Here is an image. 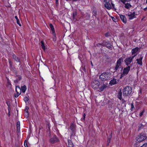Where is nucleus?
I'll return each instance as SVG.
<instances>
[{
  "label": "nucleus",
  "instance_id": "4",
  "mask_svg": "<svg viewBox=\"0 0 147 147\" xmlns=\"http://www.w3.org/2000/svg\"><path fill=\"white\" fill-rule=\"evenodd\" d=\"M147 138L146 134L145 133H142L137 136L136 139L137 141L140 142L147 139Z\"/></svg>",
  "mask_w": 147,
  "mask_h": 147
},
{
  "label": "nucleus",
  "instance_id": "24",
  "mask_svg": "<svg viewBox=\"0 0 147 147\" xmlns=\"http://www.w3.org/2000/svg\"><path fill=\"white\" fill-rule=\"evenodd\" d=\"M29 109V108L28 107H26V109H25V111L26 112V114H27L26 116H28V110Z\"/></svg>",
  "mask_w": 147,
  "mask_h": 147
},
{
  "label": "nucleus",
  "instance_id": "42",
  "mask_svg": "<svg viewBox=\"0 0 147 147\" xmlns=\"http://www.w3.org/2000/svg\"><path fill=\"white\" fill-rule=\"evenodd\" d=\"M24 145L25 147H28V145H27V144H25V141H24Z\"/></svg>",
  "mask_w": 147,
  "mask_h": 147
},
{
  "label": "nucleus",
  "instance_id": "34",
  "mask_svg": "<svg viewBox=\"0 0 147 147\" xmlns=\"http://www.w3.org/2000/svg\"><path fill=\"white\" fill-rule=\"evenodd\" d=\"M119 67L118 66L116 65V66L115 67V71L117 70L119 68Z\"/></svg>",
  "mask_w": 147,
  "mask_h": 147
},
{
  "label": "nucleus",
  "instance_id": "40",
  "mask_svg": "<svg viewBox=\"0 0 147 147\" xmlns=\"http://www.w3.org/2000/svg\"><path fill=\"white\" fill-rule=\"evenodd\" d=\"M7 83L9 85H11V83L9 81V80L7 79Z\"/></svg>",
  "mask_w": 147,
  "mask_h": 147
},
{
  "label": "nucleus",
  "instance_id": "35",
  "mask_svg": "<svg viewBox=\"0 0 147 147\" xmlns=\"http://www.w3.org/2000/svg\"><path fill=\"white\" fill-rule=\"evenodd\" d=\"M104 1L106 3H109V0H104Z\"/></svg>",
  "mask_w": 147,
  "mask_h": 147
},
{
  "label": "nucleus",
  "instance_id": "37",
  "mask_svg": "<svg viewBox=\"0 0 147 147\" xmlns=\"http://www.w3.org/2000/svg\"><path fill=\"white\" fill-rule=\"evenodd\" d=\"M131 108L132 110L133 109H134V105H133V103H131Z\"/></svg>",
  "mask_w": 147,
  "mask_h": 147
},
{
  "label": "nucleus",
  "instance_id": "48",
  "mask_svg": "<svg viewBox=\"0 0 147 147\" xmlns=\"http://www.w3.org/2000/svg\"><path fill=\"white\" fill-rule=\"evenodd\" d=\"M10 115V114L9 113H9H8V116H9Z\"/></svg>",
  "mask_w": 147,
  "mask_h": 147
},
{
  "label": "nucleus",
  "instance_id": "21",
  "mask_svg": "<svg viewBox=\"0 0 147 147\" xmlns=\"http://www.w3.org/2000/svg\"><path fill=\"white\" fill-rule=\"evenodd\" d=\"M41 47L43 49V50H45V45H44V42H43V41H42L41 42Z\"/></svg>",
  "mask_w": 147,
  "mask_h": 147
},
{
  "label": "nucleus",
  "instance_id": "31",
  "mask_svg": "<svg viewBox=\"0 0 147 147\" xmlns=\"http://www.w3.org/2000/svg\"><path fill=\"white\" fill-rule=\"evenodd\" d=\"M16 22H17V24H18L19 26H21V25L20 23V20H19V19L18 20H16Z\"/></svg>",
  "mask_w": 147,
  "mask_h": 147
},
{
  "label": "nucleus",
  "instance_id": "20",
  "mask_svg": "<svg viewBox=\"0 0 147 147\" xmlns=\"http://www.w3.org/2000/svg\"><path fill=\"white\" fill-rule=\"evenodd\" d=\"M125 4V7L127 9H129L131 7V5L128 3H124Z\"/></svg>",
  "mask_w": 147,
  "mask_h": 147
},
{
  "label": "nucleus",
  "instance_id": "36",
  "mask_svg": "<svg viewBox=\"0 0 147 147\" xmlns=\"http://www.w3.org/2000/svg\"><path fill=\"white\" fill-rule=\"evenodd\" d=\"M68 146L69 147H74V145L73 144H70L68 145Z\"/></svg>",
  "mask_w": 147,
  "mask_h": 147
},
{
  "label": "nucleus",
  "instance_id": "27",
  "mask_svg": "<svg viewBox=\"0 0 147 147\" xmlns=\"http://www.w3.org/2000/svg\"><path fill=\"white\" fill-rule=\"evenodd\" d=\"M131 0H122L121 2L123 3H125L127 2H128L131 1Z\"/></svg>",
  "mask_w": 147,
  "mask_h": 147
},
{
  "label": "nucleus",
  "instance_id": "15",
  "mask_svg": "<svg viewBox=\"0 0 147 147\" xmlns=\"http://www.w3.org/2000/svg\"><path fill=\"white\" fill-rule=\"evenodd\" d=\"M69 129L73 132L75 129V126L73 123H71L69 127Z\"/></svg>",
  "mask_w": 147,
  "mask_h": 147
},
{
  "label": "nucleus",
  "instance_id": "38",
  "mask_svg": "<svg viewBox=\"0 0 147 147\" xmlns=\"http://www.w3.org/2000/svg\"><path fill=\"white\" fill-rule=\"evenodd\" d=\"M107 45H109L108 46H107V48H108L109 49H110L111 48V47L110 44H107Z\"/></svg>",
  "mask_w": 147,
  "mask_h": 147
},
{
  "label": "nucleus",
  "instance_id": "49",
  "mask_svg": "<svg viewBox=\"0 0 147 147\" xmlns=\"http://www.w3.org/2000/svg\"><path fill=\"white\" fill-rule=\"evenodd\" d=\"M91 64L92 65V66L93 65H92V62H91Z\"/></svg>",
  "mask_w": 147,
  "mask_h": 147
},
{
  "label": "nucleus",
  "instance_id": "9",
  "mask_svg": "<svg viewBox=\"0 0 147 147\" xmlns=\"http://www.w3.org/2000/svg\"><path fill=\"white\" fill-rule=\"evenodd\" d=\"M49 26L51 28V30L52 32V34L55 37V29L53 27V25L50 24H49Z\"/></svg>",
  "mask_w": 147,
  "mask_h": 147
},
{
  "label": "nucleus",
  "instance_id": "25",
  "mask_svg": "<svg viewBox=\"0 0 147 147\" xmlns=\"http://www.w3.org/2000/svg\"><path fill=\"white\" fill-rule=\"evenodd\" d=\"M138 127H139V129H142V128H143L144 127V125L143 124H140L139 125Z\"/></svg>",
  "mask_w": 147,
  "mask_h": 147
},
{
  "label": "nucleus",
  "instance_id": "18",
  "mask_svg": "<svg viewBox=\"0 0 147 147\" xmlns=\"http://www.w3.org/2000/svg\"><path fill=\"white\" fill-rule=\"evenodd\" d=\"M26 89L27 87L26 86L24 85L23 86L21 87L20 90H22V92L24 93L26 90Z\"/></svg>",
  "mask_w": 147,
  "mask_h": 147
},
{
  "label": "nucleus",
  "instance_id": "8",
  "mask_svg": "<svg viewBox=\"0 0 147 147\" xmlns=\"http://www.w3.org/2000/svg\"><path fill=\"white\" fill-rule=\"evenodd\" d=\"M130 66H128L125 68H124L123 71V74L124 75H126L127 74L130 70Z\"/></svg>",
  "mask_w": 147,
  "mask_h": 147
},
{
  "label": "nucleus",
  "instance_id": "12",
  "mask_svg": "<svg viewBox=\"0 0 147 147\" xmlns=\"http://www.w3.org/2000/svg\"><path fill=\"white\" fill-rule=\"evenodd\" d=\"M138 47H136L135 48L133 49L131 51L132 54V55H135L137 54L136 53L138 51Z\"/></svg>",
  "mask_w": 147,
  "mask_h": 147
},
{
  "label": "nucleus",
  "instance_id": "10",
  "mask_svg": "<svg viewBox=\"0 0 147 147\" xmlns=\"http://www.w3.org/2000/svg\"><path fill=\"white\" fill-rule=\"evenodd\" d=\"M120 18L123 22L125 24L126 22L127 21L125 17L122 15L119 14Z\"/></svg>",
  "mask_w": 147,
  "mask_h": 147
},
{
  "label": "nucleus",
  "instance_id": "50",
  "mask_svg": "<svg viewBox=\"0 0 147 147\" xmlns=\"http://www.w3.org/2000/svg\"><path fill=\"white\" fill-rule=\"evenodd\" d=\"M146 3H147V0H146Z\"/></svg>",
  "mask_w": 147,
  "mask_h": 147
},
{
  "label": "nucleus",
  "instance_id": "45",
  "mask_svg": "<svg viewBox=\"0 0 147 147\" xmlns=\"http://www.w3.org/2000/svg\"><path fill=\"white\" fill-rule=\"evenodd\" d=\"M59 0H56V3H57L58 2Z\"/></svg>",
  "mask_w": 147,
  "mask_h": 147
},
{
  "label": "nucleus",
  "instance_id": "39",
  "mask_svg": "<svg viewBox=\"0 0 147 147\" xmlns=\"http://www.w3.org/2000/svg\"><path fill=\"white\" fill-rule=\"evenodd\" d=\"M110 140H111L110 138H109L108 139L107 142V143H108V144L110 143Z\"/></svg>",
  "mask_w": 147,
  "mask_h": 147
},
{
  "label": "nucleus",
  "instance_id": "22",
  "mask_svg": "<svg viewBox=\"0 0 147 147\" xmlns=\"http://www.w3.org/2000/svg\"><path fill=\"white\" fill-rule=\"evenodd\" d=\"M20 122L19 121L17 123V130H18L20 129Z\"/></svg>",
  "mask_w": 147,
  "mask_h": 147
},
{
  "label": "nucleus",
  "instance_id": "46",
  "mask_svg": "<svg viewBox=\"0 0 147 147\" xmlns=\"http://www.w3.org/2000/svg\"><path fill=\"white\" fill-rule=\"evenodd\" d=\"M7 105L8 106V110L9 111V109L10 108H9V105H8V104L7 103Z\"/></svg>",
  "mask_w": 147,
  "mask_h": 147
},
{
  "label": "nucleus",
  "instance_id": "44",
  "mask_svg": "<svg viewBox=\"0 0 147 147\" xmlns=\"http://www.w3.org/2000/svg\"><path fill=\"white\" fill-rule=\"evenodd\" d=\"M15 19H16V20H18L19 19L18 18V17L17 16H16L15 17Z\"/></svg>",
  "mask_w": 147,
  "mask_h": 147
},
{
  "label": "nucleus",
  "instance_id": "30",
  "mask_svg": "<svg viewBox=\"0 0 147 147\" xmlns=\"http://www.w3.org/2000/svg\"><path fill=\"white\" fill-rule=\"evenodd\" d=\"M144 112V110H143L140 113L139 116L140 117H141L143 114Z\"/></svg>",
  "mask_w": 147,
  "mask_h": 147
},
{
  "label": "nucleus",
  "instance_id": "6",
  "mask_svg": "<svg viewBox=\"0 0 147 147\" xmlns=\"http://www.w3.org/2000/svg\"><path fill=\"white\" fill-rule=\"evenodd\" d=\"M136 55V54L134 55L131 57L127 58L125 60V64L128 65L130 64L131 62L133 59Z\"/></svg>",
  "mask_w": 147,
  "mask_h": 147
},
{
  "label": "nucleus",
  "instance_id": "14",
  "mask_svg": "<svg viewBox=\"0 0 147 147\" xmlns=\"http://www.w3.org/2000/svg\"><path fill=\"white\" fill-rule=\"evenodd\" d=\"M117 83L116 80L115 79L111 80L109 82V84L111 85L116 84Z\"/></svg>",
  "mask_w": 147,
  "mask_h": 147
},
{
  "label": "nucleus",
  "instance_id": "13",
  "mask_svg": "<svg viewBox=\"0 0 147 147\" xmlns=\"http://www.w3.org/2000/svg\"><path fill=\"white\" fill-rule=\"evenodd\" d=\"M123 61V58H120L119 60L117 61L116 63V65L120 67L121 66V61Z\"/></svg>",
  "mask_w": 147,
  "mask_h": 147
},
{
  "label": "nucleus",
  "instance_id": "41",
  "mask_svg": "<svg viewBox=\"0 0 147 147\" xmlns=\"http://www.w3.org/2000/svg\"><path fill=\"white\" fill-rule=\"evenodd\" d=\"M20 79H21V78H20L19 79V80H20ZM18 80H14V82H18Z\"/></svg>",
  "mask_w": 147,
  "mask_h": 147
},
{
  "label": "nucleus",
  "instance_id": "32",
  "mask_svg": "<svg viewBox=\"0 0 147 147\" xmlns=\"http://www.w3.org/2000/svg\"><path fill=\"white\" fill-rule=\"evenodd\" d=\"M140 147H147V143H144Z\"/></svg>",
  "mask_w": 147,
  "mask_h": 147
},
{
  "label": "nucleus",
  "instance_id": "17",
  "mask_svg": "<svg viewBox=\"0 0 147 147\" xmlns=\"http://www.w3.org/2000/svg\"><path fill=\"white\" fill-rule=\"evenodd\" d=\"M117 94L118 98L120 100L122 99V92L121 90L119 91Z\"/></svg>",
  "mask_w": 147,
  "mask_h": 147
},
{
  "label": "nucleus",
  "instance_id": "26",
  "mask_svg": "<svg viewBox=\"0 0 147 147\" xmlns=\"http://www.w3.org/2000/svg\"><path fill=\"white\" fill-rule=\"evenodd\" d=\"M83 118L81 119V120L82 121H84L85 120V118L86 115L85 113H84L83 115Z\"/></svg>",
  "mask_w": 147,
  "mask_h": 147
},
{
  "label": "nucleus",
  "instance_id": "1",
  "mask_svg": "<svg viewBox=\"0 0 147 147\" xmlns=\"http://www.w3.org/2000/svg\"><path fill=\"white\" fill-rule=\"evenodd\" d=\"M102 84L99 80H95L92 82L91 86L93 89L100 92L107 87L106 85L104 84Z\"/></svg>",
  "mask_w": 147,
  "mask_h": 147
},
{
  "label": "nucleus",
  "instance_id": "7",
  "mask_svg": "<svg viewBox=\"0 0 147 147\" xmlns=\"http://www.w3.org/2000/svg\"><path fill=\"white\" fill-rule=\"evenodd\" d=\"M128 19L130 20H132L136 18V13L134 11L133 12H130L127 14Z\"/></svg>",
  "mask_w": 147,
  "mask_h": 147
},
{
  "label": "nucleus",
  "instance_id": "29",
  "mask_svg": "<svg viewBox=\"0 0 147 147\" xmlns=\"http://www.w3.org/2000/svg\"><path fill=\"white\" fill-rule=\"evenodd\" d=\"M24 100L26 102L28 100V98L27 97H25L24 99Z\"/></svg>",
  "mask_w": 147,
  "mask_h": 147
},
{
  "label": "nucleus",
  "instance_id": "23",
  "mask_svg": "<svg viewBox=\"0 0 147 147\" xmlns=\"http://www.w3.org/2000/svg\"><path fill=\"white\" fill-rule=\"evenodd\" d=\"M77 15V13L76 12H75L73 13V16H72V18L73 19H75V17Z\"/></svg>",
  "mask_w": 147,
  "mask_h": 147
},
{
  "label": "nucleus",
  "instance_id": "3",
  "mask_svg": "<svg viewBox=\"0 0 147 147\" xmlns=\"http://www.w3.org/2000/svg\"><path fill=\"white\" fill-rule=\"evenodd\" d=\"M132 92L131 88L129 86L125 87L123 90V96H129Z\"/></svg>",
  "mask_w": 147,
  "mask_h": 147
},
{
  "label": "nucleus",
  "instance_id": "43",
  "mask_svg": "<svg viewBox=\"0 0 147 147\" xmlns=\"http://www.w3.org/2000/svg\"><path fill=\"white\" fill-rule=\"evenodd\" d=\"M143 10L144 11H147V7H146V8H144L143 9Z\"/></svg>",
  "mask_w": 147,
  "mask_h": 147
},
{
  "label": "nucleus",
  "instance_id": "2",
  "mask_svg": "<svg viewBox=\"0 0 147 147\" xmlns=\"http://www.w3.org/2000/svg\"><path fill=\"white\" fill-rule=\"evenodd\" d=\"M110 78V74L109 73L105 72L102 74L99 77L100 80L105 81L109 80Z\"/></svg>",
  "mask_w": 147,
  "mask_h": 147
},
{
  "label": "nucleus",
  "instance_id": "33",
  "mask_svg": "<svg viewBox=\"0 0 147 147\" xmlns=\"http://www.w3.org/2000/svg\"><path fill=\"white\" fill-rule=\"evenodd\" d=\"M68 145L70 144H72L73 143L70 140H68Z\"/></svg>",
  "mask_w": 147,
  "mask_h": 147
},
{
  "label": "nucleus",
  "instance_id": "28",
  "mask_svg": "<svg viewBox=\"0 0 147 147\" xmlns=\"http://www.w3.org/2000/svg\"><path fill=\"white\" fill-rule=\"evenodd\" d=\"M17 87H16V91L17 92V94H15V95L14 96L15 97H18L19 96V95L20 94V93H19L18 92H17Z\"/></svg>",
  "mask_w": 147,
  "mask_h": 147
},
{
  "label": "nucleus",
  "instance_id": "5",
  "mask_svg": "<svg viewBox=\"0 0 147 147\" xmlns=\"http://www.w3.org/2000/svg\"><path fill=\"white\" fill-rule=\"evenodd\" d=\"M59 139L55 135H54L51 136L49 140L50 143L51 144H54L59 142Z\"/></svg>",
  "mask_w": 147,
  "mask_h": 147
},
{
  "label": "nucleus",
  "instance_id": "11",
  "mask_svg": "<svg viewBox=\"0 0 147 147\" xmlns=\"http://www.w3.org/2000/svg\"><path fill=\"white\" fill-rule=\"evenodd\" d=\"M143 59V57H141L139 59H136L137 61V63L140 65H142V59Z\"/></svg>",
  "mask_w": 147,
  "mask_h": 147
},
{
  "label": "nucleus",
  "instance_id": "16",
  "mask_svg": "<svg viewBox=\"0 0 147 147\" xmlns=\"http://www.w3.org/2000/svg\"><path fill=\"white\" fill-rule=\"evenodd\" d=\"M105 6L108 9H110L111 8V5L109 3H105Z\"/></svg>",
  "mask_w": 147,
  "mask_h": 147
},
{
  "label": "nucleus",
  "instance_id": "47",
  "mask_svg": "<svg viewBox=\"0 0 147 147\" xmlns=\"http://www.w3.org/2000/svg\"><path fill=\"white\" fill-rule=\"evenodd\" d=\"M25 114L26 115V117H28V116H26V115H27V114H26V112H25Z\"/></svg>",
  "mask_w": 147,
  "mask_h": 147
},
{
  "label": "nucleus",
  "instance_id": "19",
  "mask_svg": "<svg viewBox=\"0 0 147 147\" xmlns=\"http://www.w3.org/2000/svg\"><path fill=\"white\" fill-rule=\"evenodd\" d=\"M13 59L17 62H19L20 59L17 57L16 55H13Z\"/></svg>",
  "mask_w": 147,
  "mask_h": 147
}]
</instances>
